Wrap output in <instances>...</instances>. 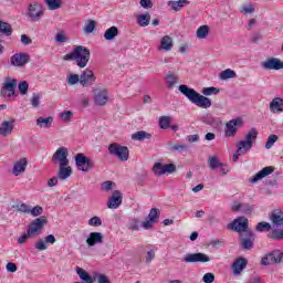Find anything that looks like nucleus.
Masks as SVG:
<instances>
[{
  "label": "nucleus",
  "mask_w": 283,
  "mask_h": 283,
  "mask_svg": "<svg viewBox=\"0 0 283 283\" xmlns=\"http://www.w3.org/2000/svg\"><path fill=\"white\" fill-rule=\"evenodd\" d=\"M179 92L182 93L190 103L197 105V107H201V109H209V107H211V98L201 95L196 90L185 84L179 86Z\"/></svg>",
  "instance_id": "obj_1"
},
{
  "label": "nucleus",
  "mask_w": 283,
  "mask_h": 283,
  "mask_svg": "<svg viewBox=\"0 0 283 283\" xmlns=\"http://www.w3.org/2000/svg\"><path fill=\"white\" fill-rule=\"evenodd\" d=\"M63 59L64 61H76L78 67H85L90 63V49L78 45Z\"/></svg>",
  "instance_id": "obj_2"
},
{
  "label": "nucleus",
  "mask_w": 283,
  "mask_h": 283,
  "mask_svg": "<svg viewBox=\"0 0 283 283\" xmlns=\"http://www.w3.org/2000/svg\"><path fill=\"white\" fill-rule=\"evenodd\" d=\"M255 140H258V129L251 128L247 133L244 139L240 140L237 144L238 154H242L243 156H245V154H249V151L253 149V143H255Z\"/></svg>",
  "instance_id": "obj_3"
},
{
  "label": "nucleus",
  "mask_w": 283,
  "mask_h": 283,
  "mask_svg": "<svg viewBox=\"0 0 283 283\" xmlns=\"http://www.w3.org/2000/svg\"><path fill=\"white\" fill-rule=\"evenodd\" d=\"M45 17V9L40 1H32L27 8V18L31 23H39Z\"/></svg>",
  "instance_id": "obj_4"
},
{
  "label": "nucleus",
  "mask_w": 283,
  "mask_h": 283,
  "mask_svg": "<svg viewBox=\"0 0 283 283\" xmlns=\"http://www.w3.org/2000/svg\"><path fill=\"white\" fill-rule=\"evenodd\" d=\"M228 229H230V231H235L239 233V235L247 233V231H251L249 230V219L244 217L234 219L231 223L228 224Z\"/></svg>",
  "instance_id": "obj_5"
},
{
  "label": "nucleus",
  "mask_w": 283,
  "mask_h": 283,
  "mask_svg": "<svg viewBox=\"0 0 283 283\" xmlns=\"http://www.w3.org/2000/svg\"><path fill=\"white\" fill-rule=\"evenodd\" d=\"M93 101L97 107H103L109 102V91L107 88H93Z\"/></svg>",
  "instance_id": "obj_6"
},
{
  "label": "nucleus",
  "mask_w": 283,
  "mask_h": 283,
  "mask_svg": "<svg viewBox=\"0 0 283 283\" xmlns=\"http://www.w3.org/2000/svg\"><path fill=\"white\" fill-rule=\"evenodd\" d=\"M108 153L111 156H116V158L120 159L122 161L129 160V148L120 146L119 144H111L108 146Z\"/></svg>",
  "instance_id": "obj_7"
},
{
  "label": "nucleus",
  "mask_w": 283,
  "mask_h": 283,
  "mask_svg": "<svg viewBox=\"0 0 283 283\" xmlns=\"http://www.w3.org/2000/svg\"><path fill=\"white\" fill-rule=\"evenodd\" d=\"M48 224V217L41 216L36 219H34L30 224H29V235L34 238V235H40L41 231H43V227Z\"/></svg>",
  "instance_id": "obj_8"
},
{
  "label": "nucleus",
  "mask_w": 283,
  "mask_h": 283,
  "mask_svg": "<svg viewBox=\"0 0 283 283\" xmlns=\"http://www.w3.org/2000/svg\"><path fill=\"white\" fill-rule=\"evenodd\" d=\"M17 94V80L7 77L3 86L0 90V95L3 98H12Z\"/></svg>",
  "instance_id": "obj_9"
},
{
  "label": "nucleus",
  "mask_w": 283,
  "mask_h": 283,
  "mask_svg": "<svg viewBox=\"0 0 283 283\" xmlns=\"http://www.w3.org/2000/svg\"><path fill=\"white\" fill-rule=\"evenodd\" d=\"M75 165L78 171L87 174V171L94 167V161L83 154H77L75 155Z\"/></svg>",
  "instance_id": "obj_10"
},
{
  "label": "nucleus",
  "mask_w": 283,
  "mask_h": 283,
  "mask_svg": "<svg viewBox=\"0 0 283 283\" xmlns=\"http://www.w3.org/2000/svg\"><path fill=\"white\" fill-rule=\"evenodd\" d=\"M67 156H70V151L66 147H60L56 149V151L52 156V163L54 165H70V159H67Z\"/></svg>",
  "instance_id": "obj_11"
},
{
  "label": "nucleus",
  "mask_w": 283,
  "mask_h": 283,
  "mask_svg": "<svg viewBox=\"0 0 283 283\" xmlns=\"http://www.w3.org/2000/svg\"><path fill=\"white\" fill-rule=\"evenodd\" d=\"M283 260V253L280 250H274L266 254L262 260L261 264L269 266V264H280Z\"/></svg>",
  "instance_id": "obj_12"
},
{
  "label": "nucleus",
  "mask_w": 283,
  "mask_h": 283,
  "mask_svg": "<svg viewBox=\"0 0 283 283\" xmlns=\"http://www.w3.org/2000/svg\"><path fill=\"white\" fill-rule=\"evenodd\" d=\"M182 260L186 262V264H192L196 262H201V263L211 262V258H209V255L202 252L188 253L184 256Z\"/></svg>",
  "instance_id": "obj_13"
},
{
  "label": "nucleus",
  "mask_w": 283,
  "mask_h": 283,
  "mask_svg": "<svg viewBox=\"0 0 283 283\" xmlns=\"http://www.w3.org/2000/svg\"><path fill=\"white\" fill-rule=\"evenodd\" d=\"M242 249L247 251H251L253 249V244L255 242V234L253 231H247L239 235Z\"/></svg>",
  "instance_id": "obj_14"
},
{
  "label": "nucleus",
  "mask_w": 283,
  "mask_h": 283,
  "mask_svg": "<svg viewBox=\"0 0 283 283\" xmlns=\"http://www.w3.org/2000/svg\"><path fill=\"white\" fill-rule=\"evenodd\" d=\"M153 171L155 176H165V174H174V171H176V165H163L160 163H155V165L153 166Z\"/></svg>",
  "instance_id": "obj_15"
},
{
  "label": "nucleus",
  "mask_w": 283,
  "mask_h": 283,
  "mask_svg": "<svg viewBox=\"0 0 283 283\" xmlns=\"http://www.w3.org/2000/svg\"><path fill=\"white\" fill-rule=\"evenodd\" d=\"M261 67H263V70L280 71L283 70V61L277 57H269L261 62Z\"/></svg>",
  "instance_id": "obj_16"
},
{
  "label": "nucleus",
  "mask_w": 283,
  "mask_h": 283,
  "mask_svg": "<svg viewBox=\"0 0 283 283\" xmlns=\"http://www.w3.org/2000/svg\"><path fill=\"white\" fill-rule=\"evenodd\" d=\"M27 63H30V55L28 53H15L11 56V65L15 67H23Z\"/></svg>",
  "instance_id": "obj_17"
},
{
  "label": "nucleus",
  "mask_w": 283,
  "mask_h": 283,
  "mask_svg": "<svg viewBox=\"0 0 283 283\" xmlns=\"http://www.w3.org/2000/svg\"><path fill=\"white\" fill-rule=\"evenodd\" d=\"M242 126V119H231L226 124V136L229 138L235 136L238 134V127Z\"/></svg>",
  "instance_id": "obj_18"
},
{
  "label": "nucleus",
  "mask_w": 283,
  "mask_h": 283,
  "mask_svg": "<svg viewBox=\"0 0 283 283\" xmlns=\"http://www.w3.org/2000/svg\"><path fill=\"white\" fill-rule=\"evenodd\" d=\"M158 52H171L174 50V38L171 35H164L157 46Z\"/></svg>",
  "instance_id": "obj_19"
},
{
  "label": "nucleus",
  "mask_w": 283,
  "mask_h": 283,
  "mask_svg": "<svg viewBox=\"0 0 283 283\" xmlns=\"http://www.w3.org/2000/svg\"><path fill=\"white\" fill-rule=\"evenodd\" d=\"M123 205V193L119 190H115L108 199V209H118Z\"/></svg>",
  "instance_id": "obj_20"
},
{
  "label": "nucleus",
  "mask_w": 283,
  "mask_h": 283,
  "mask_svg": "<svg viewBox=\"0 0 283 283\" xmlns=\"http://www.w3.org/2000/svg\"><path fill=\"white\" fill-rule=\"evenodd\" d=\"M273 171H275V168H273V166L264 167L250 179V182H252V185H255V182H260V180H263V178H266V176H271Z\"/></svg>",
  "instance_id": "obj_21"
},
{
  "label": "nucleus",
  "mask_w": 283,
  "mask_h": 283,
  "mask_svg": "<svg viewBox=\"0 0 283 283\" xmlns=\"http://www.w3.org/2000/svg\"><path fill=\"white\" fill-rule=\"evenodd\" d=\"M96 81V75H94V72H83L80 75V83L83 87H90V85H93Z\"/></svg>",
  "instance_id": "obj_22"
},
{
  "label": "nucleus",
  "mask_w": 283,
  "mask_h": 283,
  "mask_svg": "<svg viewBox=\"0 0 283 283\" xmlns=\"http://www.w3.org/2000/svg\"><path fill=\"white\" fill-rule=\"evenodd\" d=\"M103 233L101 232H91L86 239L87 247H96V244H103Z\"/></svg>",
  "instance_id": "obj_23"
},
{
  "label": "nucleus",
  "mask_w": 283,
  "mask_h": 283,
  "mask_svg": "<svg viewBox=\"0 0 283 283\" xmlns=\"http://www.w3.org/2000/svg\"><path fill=\"white\" fill-rule=\"evenodd\" d=\"M25 169H28V159L21 158L13 165L12 174L13 176H21V174H25Z\"/></svg>",
  "instance_id": "obj_24"
},
{
  "label": "nucleus",
  "mask_w": 283,
  "mask_h": 283,
  "mask_svg": "<svg viewBox=\"0 0 283 283\" xmlns=\"http://www.w3.org/2000/svg\"><path fill=\"white\" fill-rule=\"evenodd\" d=\"M270 221L272 222L273 227H282L283 226V212L280 209L273 210L269 214Z\"/></svg>",
  "instance_id": "obj_25"
},
{
  "label": "nucleus",
  "mask_w": 283,
  "mask_h": 283,
  "mask_svg": "<svg viewBox=\"0 0 283 283\" xmlns=\"http://www.w3.org/2000/svg\"><path fill=\"white\" fill-rule=\"evenodd\" d=\"M247 269V259L239 258L232 264L234 275H240Z\"/></svg>",
  "instance_id": "obj_26"
},
{
  "label": "nucleus",
  "mask_w": 283,
  "mask_h": 283,
  "mask_svg": "<svg viewBox=\"0 0 283 283\" xmlns=\"http://www.w3.org/2000/svg\"><path fill=\"white\" fill-rule=\"evenodd\" d=\"M270 111L272 112V114H282L283 99L281 97H274L270 103Z\"/></svg>",
  "instance_id": "obj_27"
},
{
  "label": "nucleus",
  "mask_w": 283,
  "mask_h": 283,
  "mask_svg": "<svg viewBox=\"0 0 283 283\" xmlns=\"http://www.w3.org/2000/svg\"><path fill=\"white\" fill-rule=\"evenodd\" d=\"M72 176V167L70 165H61L57 170L59 180H67Z\"/></svg>",
  "instance_id": "obj_28"
},
{
  "label": "nucleus",
  "mask_w": 283,
  "mask_h": 283,
  "mask_svg": "<svg viewBox=\"0 0 283 283\" xmlns=\"http://www.w3.org/2000/svg\"><path fill=\"white\" fill-rule=\"evenodd\" d=\"M52 123H54V118L52 116L39 117L35 120V125L41 129H50V127H52Z\"/></svg>",
  "instance_id": "obj_29"
},
{
  "label": "nucleus",
  "mask_w": 283,
  "mask_h": 283,
  "mask_svg": "<svg viewBox=\"0 0 283 283\" xmlns=\"http://www.w3.org/2000/svg\"><path fill=\"white\" fill-rule=\"evenodd\" d=\"M80 280H83L84 283H94V281L96 280V277H92L87 271L83 270L82 268L77 266L75 269Z\"/></svg>",
  "instance_id": "obj_30"
},
{
  "label": "nucleus",
  "mask_w": 283,
  "mask_h": 283,
  "mask_svg": "<svg viewBox=\"0 0 283 283\" xmlns=\"http://www.w3.org/2000/svg\"><path fill=\"white\" fill-rule=\"evenodd\" d=\"M189 6V0H178V1H169L168 7L171 8L175 12H179L182 8Z\"/></svg>",
  "instance_id": "obj_31"
},
{
  "label": "nucleus",
  "mask_w": 283,
  "mask_h": 283,
  "mask_svg": "<svg viewBox=\"0 0 283 283\" xmlns=\"http://www.w3.org/2000/svg\"><path fill=\"white\" fill-rule=\"evenodd\" d=\"M14 129L12 122H3L0 126V136H10Z\"/></svg>",
  "instance_id": "obj_32"
},
{
  "label": "nucleus",
  "mask_w": 283,
  "mask_h": 283,
  "mask_svg": "<svg viewBox=\"0 0 283 283\" xmlns=\"http://www.w3.org/2000/svg\"><path fill=\"white\" fill-rule=\"evenodd\" d=\"M118 36V27H111L104 32L105 41H114Z\"/></svg>",
  "instance_id": "obj_33"
},
{
  "label": "nucleus",
  "mask_w": 283,
  "mask_h": 283,
  "mask_svg": "<svg viewBox=\"0 0 283 283\" xmlns=\"http://www.w3.org/2000/svg\"><path fill=\"white\" fill-rule=\"evenodd\" d=\"M136 21L140 28H147L151 21V15L149 13L139 14L136 18Z\"/></svg>",
  "instance_id": "obj_34"
},
{
  "label": "nucleus",
  "mask_w": 283,
  "mask_h": 283,
  "mask_svg": "<svg viewBox=\"0 0 283 283\" xmlns=\"http://www.w3.org/2000/svg\"><path fill=\"white\" fill-rule=\"evenodd\" d=\"M48 10H61L63 8V0H44Z\"/></svg>",
  "instance_id": "obj_35"
},
{
  "label": "nucleus",
  "mask_w": 283,
  "mask_h": 283,
  "mask_svg": "<svg viewBox=\"0 0 283 283\" xmlns=\"http://www.w3.org/2000/svg\"><path fill=\"white\" fill-rule=\"evenodd\" d=\"M151 138V135L145 130H139V132H136L132 135V140H139V142H143V140H146V139H149Z\"/></svg>",
  "instance_id": "obj_36"
},
{
  "label": "nucleus",
  "mask_w": 283,
  "mask_h": 283,
  "mask_svg": "<svg viewBox=\"0 0 283 283\" xmlns=\"http://www.w3.org/2000/svg\"><path fill=\"white\" fill-rule=\"evenodd\" d=\"M0 34H6V36L12 35V25L8 22H3L0 20Z\"/></svg>",
  "instance_id": "obj_37"
},
{
  "label": "nucleus",
  "mask_w": 283,
  "mask_h": 283,
  "mask_svg": "<svg viewBox=\"0 0 283 283\" xmlns=\"http://www.w3.org/2000/svg\"><path fill=\"white\" fill-rule=\"evenodd\" d=\"M209 36V25L205 24L197 29V39L203 40Z\"/></svg>",
  "instance_id": "obj_38"
},
{
  "label": "nucleus",
  "mask_w": 283,
  "mask_h": 283,
  "mask_svg": "<svg viewBox=\"0 0 283 283\" xmlns=\"http://www.w3.org/2000/svg\"><path fill=\"white\" fill-rule=\"evenodd\" d=\"M187 145L186 144H180V143H168V149L170 151H187Z\"/></svg>",
  "instance_id": "obj_39"
},
{
  "label": "nucleus",
  "mask_w": 283,
  "mask_h": 283,
  "mask_svg": "<svg viewBox=\"0 0 283 283\" xmlns=\"http://www.w3.org/2000/svg\"><path fill=\"white\" fill-rule=\"evenodd\" d=\"M177 83H178V76H176V74L170 73L166 76V85L168 90H172V87L177 85Z\"/></svg>",
  "instance_id": "obj_40"
},
{
  "label": "nucleus",
  "mask_w": 283,
  "mask_h": 283,
  "mask_svg": "<svg viewBox=\"0 0 283 283\" xmlns=\"http://www.w3.org/2000/svg\"><path fill=\"white\" fill-rule=\"evenodd\" d=\"M201 93L203 96H218V94H220V88L214 86L203 87Z\"/></svg>",
  "instance_id": "obj_41"
},
{
  "label": "nucleus",
  "mask_w": 283,
  "mask_h": 283,
  "mask_svg": "<svg viewBox=\"0 0 283 283\" xmlns=\"http://www.w3.org/2000/svg\"><path fill=\"white\" fill-rule=\"evenodd\" d=\"M30 103L33 109H39V107L41 106V95L39 93H33Z\"/></svg>",
  "instance_id": "obj_42"
},
{
  "label": "nucleus",
  "mask_w": 283,
  "mask_h": 283,
  "mask_svg": "<svg viewBox=\"0 0 283 283\" xmlns=\"http://www.w3.org/2000/svg\"><path fill=\"white\" fill-rule=\"evenodd\" d=\"M255 231H259L260 233L271 231V223L266 221L259 222L255 227Z\"/></svg>",
  "instance_id": "obj_43"
},
{
  "label": "nucleus",
  "mask_w": 283,
  "mask_h": 283,
  "mask_svg": "<svg viewBox=\"0 0 283 283\" xmlns=\"http://www.w3.org/2000/svg\"><path fill=\"white\" fill-rule=\"evenodd\" d=\"M241 14H253L255 12V6L254 4H244L240 9Z\"/></svg>",
  "instance_id": "obj_44"
},
{
  "label": "nucleus",
  "mask_w": 283,
  "mask_h": 283,
  "mask_svg": "<svg viewBox=\"0 0 283 283\" xmlns=\"http://www.w3.org/2000/svg\"><path fill=\"white\" fill-rule=\"evenodd\" d=\"M208 165L210 169L216 170L218 167L222 166V163L218 159V157H209Z\"/></svg>",
  "instance_id": "obj_45"
},
{
  "label": "nucleus",
  "mask_w": 283,
  "mask_h": 283,
  "mask_svg": "<svg viewBox=\"0 0 283 283\" xmlns=\"http://www.w3.org/2000/svg\"><path fill=\"white\" fill-rule=\"evenodd\" d=\"M18 90L22 96H25V94H28V90H30V84L28 81H22L18 84Z\"/></svg>",
  "instance_id": "obj_46"
},
{
  "label": "nucleus",
  "mask_w": 283,
  "mask_h": 283,
  "mask_svg": "<svg viewBox=\"0 0 283 283\" xmlns=\"http://www.w3.org/2000/svg\"><path fill=\"white\" fill-rule=\"evenodd\" d=\"M30 216H32L33 218H39V216L43 214V207L41 206H35V207H30L29 210Z\"/></svg>",
  "instance_id": "obj_47"
},
{
  "label": "nucleus",
  "mask_w": 283,
  "mask_h": 283,
  "mask_svg": "<svg viewBox=\"0 0 283 283\" xmlns=\"http://www.w3.org/2000/svg\"><path fill=\"white\" fill-rule=\"evenodd\" d=\"M170 124H171V117L163 116L159 118V126L161 129H168Z\"/></svg>",
  "instance_id": "obj_48"
},
{
  "label": "nucleus",
  "mask_w": 283,
  "mask_h": 283,
  "mask_svg": "<svg viewBox=\"0 0 283 283\" xmlns=\"http://www.w3.org/2000/svg\"><path fill=\"white\" fill-rule=\"evenodd\" d=\"M277 140H279L277 135H270L265 143V149H271L273 147V145H275V143H277Z\"/></svg>",
  "instance_id": "obj_49"
},
{
  "label": "nucleus",
  "mask_w": 283,
  "mask_h": 283,
  "mask_svg": "<svg viewBox=\"0 0 283 283\" xmlns=\"http://www.w3.org/2000/svg\"><path fill=\"white\" fill-rule=\"evenodd\" d=\"M114 187H116V184L114 181H104L102 185H101V189L102 191H106V192H109L112 191V189H114Z\"/></svg>",
  "instance_id": "obj_50"
},
{
  "label": "nucleus",
  "mask_w": 283,
  "mask_h": 283,
  "mask_svg": "<svg viewBox=\"0 0 283 283\" xmlns=\"http://www.w3.org/2000/svg\"><path fill=\"white\" fill-rule=\"evenodd\" d=\"M129 231H138L140 229V221L138 219H132L128 222Z\"/></svg>",
  "instance_id": "obj_51"
},
{
  "label": "nucleus",
  "mask_w": 283,
  "mask_h": 283,
  "mask_svg": "<svg viewBox=\"0 0 283 283\" xmlns=\"http://www.w3.org/2000/svg\"><path fill=\"white\" fill-rule=\"evenodd\" d=\"M94 30H96V21L91 20L90 22H87L84 27V32H86V34H92V32H94Z\"/></svg>",
  "instance_id": "obj_52"
},
{
  "label": "nucleus",
  "mask_w": 283,
  "mask_h": 283,
  "mask_svg": "<svg viewBox=\"0 0 283 283\" xmlns=\"http://www.w3.org/2000/svg\"><path fill=\"white\" fill-rule=\"evenodd\" d=\"M238 76L235 72H221L219 74L220 81H229V78H235Z\"/></svg>",
  "instance_id": "obj_53"
},
{
  "label": "nucleus",
  "mask_w": 283,
  "mask_h": 283,
  "mask_svg": "<svg viewBox=\"0 0 283 283\" xmlns=\"http://www.w3.org/2000/svg\"><path fill=\"white\" fill-rule=\"evenodd\" d=\"M56 43H66L67 35L65 34V31H60L55 35Z\"/></svg>",
  "instance_id": "obj_54"
},
{
  "label": "nucleus",
  "mask_w": 283,
  "mask_h": 283,
  "mask_svg": "<svg viewBox=\"0 0 283 283\" xmlns=\"http://www.w3.org/2000/svg\"><path fill=\"white\" fill-rule=\"evenodd\" d=\"M67 83L69 85H76V83H81V77L77 74H70L67 75Z\"/></svg>",
  "instance_id": "obj_55"
},
{
  "label": "nucleus",
  "mask_w": 283,
  "mask_h": 283,
  "mask_svg": "<svg viewBox=\"0 0 283 283\" xmlns=\"http://www.w3.org/2000/svg\"><path fill=\"white\" fill-rule=\"evenodd\" d=\"M156 258V250L151 249L146 253L145 262L146 264H151V261H154Z\"/></svg>",
  "instance_id": "obj_56"
},
{
  "label": "nucleus",
  "mask_w": 283,
  "mask_h": 283,
  "mask_svg": "<svg viewBox=\"0 0 283 283\" xmlns=\"http://www.w3.org/2000/svg\"><path fill=\"white\" fill-rule=\"evenodd\" d=\"M270 238L272 240H283V231L282 230H273L270 233Z\"/></svg>",
  "instance_id": "obj_57"
},
{
  "label": "nucleus",
  "mask_w": 283,
  "mask_h": 283,
  "mask_svg": "<svg viewBox=\"0 0 283 283\" xmlns=\"http://www.w3.org/2000/svg\"><path fill=\"white\" fill-rule=\"evenodd\" d=\"M103 224V220L99 217H93L88 220L90 227H101Z\"/></svg>",
  "instance_id": "obj_58"
},
{
  "label": "nucleus",
  "mask_w": 283,
  "mask_h": 283,
  "mask_svg": "<svg viewBox=\"0 0 283 283\" xmlns=\"http://www.w3.org/2000/svg\"><path fill=\"white\" fill-rule=\"evenodd\" d=\"M148 220H151L153 222H157L158 221V209L157 208H153L148 214Z\"/></svg>",
  "instance_id": "obj_59"
},
{
  "label": "nucleus",
  "mask_w": 283,
  "mask_h": 283,
  "mask_svg": "<svg viewBox=\"0 0 283 283\" xmlns=\"http://www.w3.org/2000/svg\"><path fill=\"white\" fill-rule=\"evenodd\" d=\"M139 6L145 10H150V8H154V2L151 0H140Z\"/></svg>",
  "instance_id": "obj_60"
},
{
  "label": "nucleus",
  "mask_w": 283,
  "mask_h": 283,
  "mask_svg": "<svg viewBox=\"0 0 283 283\" xmlns=\"http://www.w3.org/2000/svg\"><path fill=\"white\" fill-rule=\"evenodd\" d=\"M202 281L205 283H213L216 282V275H213V273L208 272L203 275Z\"/></svg>",
  "instance_id": "obj_61"
},
{
  "label": "nucleus",
  "mask_w": 283,
  "mask_h": 283,
  "mask_svg": "<svg viewBox=\"0 0 283 283\" xmlns=\"http://www.w3.org/2000/svg\"><path fill=\"white\" fill-rule=\"evenodd\" d=\"M17 209L20 213H30V206H28L27 203L18 205Z\"/></svg>",
  "instance_id": "obj_62"
},
{
  "label": "nucleus",
  "mask_w": 283,
  "mask_h": 283,
  "mask_svg": "<svg viewBox=\"0 0 283 283\" xmlns=\"http://www.w3.org/2000/svg\"><path fill=\"white\" fill-rule=\"evenodd\" d=\"M60 116L62 120H64V123H67L72 118V116H74V114L72 113V111H66L64 113H61Z\"/></svg>",
  "instance_id": "obj_63"
},
{
  "label": "nucleus",
  "mask_w": 283,
  "mask_h": 283,
  "mask_svg": "<svg viewBox=\"0 0 283 283\" xmlns=\"http://www.w3.org/2000/svg\"><path fill=\"white\" fill-rule=\"evenodd\" d=\"M97 283H109V279L105 274H97Z\"/></svg>",
  "instance_id": "obj_64"
}]
</instances>
